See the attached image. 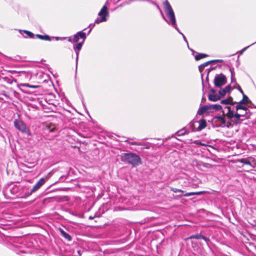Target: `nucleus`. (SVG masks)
Listing matches in <instances>:
<instances>
[{"instance_id":"obj_23","label":"nucleus","mask_w":256,"mask_h":256,"mask_svg":"<svg viewBox=\"0 0 256 256\" xmlns=\"http://www.w3.org/2000/svg\"><path fill=\"white\" fill-rule=\"evenodd\" d=\"M208 56L204 54H198L196 55L194 58L196 60H198L202 58L206 57Z\"/></svg>"},{"instance_id":"obj_15","label":"nucleus","mask_w":256,"mask_h":256,"mask_svg":"<svg viewBox=\"0 0 256 256\" xmlns=\"http://www.w3.org/2000/svg\"><path fill=\"white\" fill-rule=\"evenodd\" d=\"M59 230L62 236L64 237L68 241H70L72 240L71 236L68 234L64 232L62 228H60Z\"/></svg>"},{"instance_id":"obj_14","label":"nucleus","mask_w":256,"mask_h":256,"mask_svg":"<svg viewBox=\"0 0 256 256\" xmlns=\"http://www.w3.org/2000/svg\"><path fill=\"white\" fill-rule=\"evenodd\" d=\"M198 122L199 126L197 128V130L198 131H200L206 127V120H204V119L200 120Z\"/></svg>"},{"instance_id":"obj_48","label":"nucleus","mask_w":256,"mask_h":256,"mask_svg":"<svg viewBox=\"0 0 256 256\" xmlns=\"http://www.w3.org/2000/svg\"><path fill=\"white\" fill-rule=\"evenodd\" d=\"M60 38H58V37H56V40H59V39H60Z\"/></svg>"},{"instance_id":"obj_6","label":"nucleus","mask_w":256,"mask_h":256,"mask_svg":"<svg viewBox=\"0 0 256 256\" xmlns=\"http://www.w3.org/2000/svg\"><path fill=\"white\" fill-rule=\"evenodd\" d=\"M15 128L22 133H28L29 130L26 124L21 120H15L14 122Z\"/></svg>"},{"instance_id":"obj_32","label":"nucleus","mask_w":256,"mask_h":256,"mask_svg":"<svg viewBox=\"0 0 256 256\" xmlns=\"http://www.w3.org/2000/svg\"><path fill=\"white\" fill-rule=\"evenodd\" d=\"M194 144H196V145H199V146H204V144H202V142H200L199 140H194V142H193Z\"/></svg>"},{"instance_id":"obj_43","label":"nucleus","mask_w":256,"mask_h":256,"mask_svg":"<svg viewBox=\"0 0 256 256\" xmlns=\"http://www.w3.org/2000/svg\"><path fill=\"white\" fill-rule=\"evenodd\" d=\"M240 92L243 94L244 93V92L243 90H242V89L240 88V86H239V88H238Z\"/></svg>"},{"instance_id":"obj_28","label":"nucleus","mask_w":256,"mask_h":256,"mask_svg":"<svg viewBox=\"0 0 256 256\" xmlns=\"http://www.w3.org/2000/svg\"><path fill=\"white\" fill-rule=\"evenodd\" d=\"M170 190L173 192H181V193H183L184 192V191L180 189H178V188H172L171 187L170 188Z\"/></svg>"},{"instance_id":"obj_45","label":"nucleus","mask_w":256,"mask_h":256,"mask_svg":"<svg viewBox=\"0 0 256 256\" xmlns=\"http://www.w3.org/2000/svg\"><path fill=\"white\" fill-rule=\"evenodd\" d=\"M201 77H202V86H204V82H203V74H201Z\"/></svg>"},{"instance_id":"obj_37","label":"nucleus","mask_w":256,"mask_h":256,"mask_svg":"<svg viewBox=\"0 0 256 256\" xmlns=\"http://www.w3.org/2000/svg\"><path fill=\"white\" fill-rule=\"evenodd\" d=\"M256 43V42L253 44H252L250 45L249 46H248L244 48L241 51H240V53L242 54L248 48H249L250 46H252L253 44H254Z\"/></svg>"},{"instance_id":"obj_8","label":"nucleus","mask_w":256,"mask_h":256,"mask_svg":"<svg viewBox=\"0 0 256 256\" xmlns=\"http://www.w3.org/2000/svg\"><path fill=\"white\" fill-rule=\"evenodd\" d=\"M239 162L244 164L249 165L252 168H254L252 164L255 162V160L252 157L250 156L247 158H242L239 160Z\"/></svg>"},{"instance_id":"obj_4","label":"nucleus","mask_w":256,"mask_h":256,"mask_svg":"<svg viewBox=\"0 0 256 256\" xmlns=\"http://www.w3.org/2000/svg\"><path fill=\"white\" fill-rule=\"evenodd\" d=\"M98 16L99 17L97 18L95 20V23L98 24L107 20V18L108 17L109 14L108 11V8L106 5L102 6L98 12Z\"/></svg>"},{"instance_id":"obj_25","label":"nucleus","mask_w":256,"mask_h":256,"mask_svg":"<svg viewBox=\"0 0 256 256\" xmlns=\"http://www.w3.org/2000/svg\"><path fill=\"white\" fill-rule=\"evenodd\" d=\"M83 43L84 42H79V43L77 44L75 46H74V50L75 51H76V50L80 51V50L82 49Z\"/></svg>"},{"instance_id":"obj_46","label":"nucleus","mask_w":256,"mask_h":256,"mask_svg":"<svg viewBox=\"0 0 256 256\" xmlns=\"http://www.w3.org/2000/svg\"><path fill=\"white\" fill-rule=\"evenodd\" d=\"M48 129L49 130V132H52L53 130V128H50V127L48 128Z\"/></svg>"},{"instance_id":"obj_34","label":"nucleus","mask_w":256,"mask_h":256,"mask_svg":"<svg viewBox=\"0 0 256 256\" xmlns=\"http://www.w3.org/2000/svg\"><path fill=\"white\" fill-rule=\"evenodd\" d=\"M78 52L79 51H76V66L77 67L78 62Z\"/></svg>"},{"instance_id":"obj_40","label":"nucleus","mask_w":256,"mask_h":256,"mask_svg":"<svg viewBox=\"0 0 256 256\" xmlns=\"http://www.w3.org/2000/svg\"><path fill=\"white\" fill-rule=\"evenodd\" d=\"M212 61H214L213 62H221L223 60H212Z\"/></svg>"},{"instance_id":"obj_2","label":"nucleus","mask_w":256,"mask_h":256,"mask_svg":"<svg viewBox=\"0 0 256 256\" xmlns=\"http://www.w3.org/2000/svg\"><path fill=\"white\" fill-rule=\"evenodd\" d=\"M120 160L122 162L136 166L141 164L140 157L136 154L129 152L124 153L120 155Z\"/></svg>"},{"instance_id":"obj_7","label":"nucleus","mask_w":256,"mask_h":256,"mask_svg":"<svg viewBox=\"0 0 256 256\" xmlns=\"http://www.w3.org/2000/svg\"><path fill=\"white\" fill-rule=\"evenodd\" d=\"M74 42H78L80 38L82 39V42H84V40L86 38V34L84 32L82 31H80L78 32L76 34H75L74 36Z\"/></svg>"},{"instance_id":"obj_29","label":"nucleus","mask_w":256,"mask_h":256,"mask_svg":"<svg viewBox=\"0 0 256 256\" xmlns=\"http://www.w3.org/2000/svg\"><path fill=\"white\" fill-rule=\"evenodd\" d=\"M133 1H134L133 0H130L128 1L124 2L122 3V4H120L117 8H118L120 7H122L123 6H124L125 5H126V4H129Z\"/></svg>"},{"instance_id":"obj_31","label":"nucleus","mask_w":256,"mask_h":256,"mask_svg":"<svg viewBox=\"0 0 256 256\" xmlns=\"http://www.w3.org/2000/svg\"><path fill=\"white\" fill-rule=\"evenodd\" d=\"M42 40L50 41L51 40V38H50L48 36L44 35V36H43V39H42Z\"/></svg>"},{"instance_id":"obj_33","label":"nucleus","mask_w":256,"mask_h":256,"mask_svg":"<svg viewBox=\"0 0 256 256\" xmlns=\"http://www.w3.org/2000/svg\"><path fill=\"white\" fill-rule=\"evenodd\" d=\"M126 142H128L130 144L132 145V146H140V144H138L136 142H128V140H126Z\"/></svg>"},{"instance_id":"obj_50","label":"nucleus","mask_w":256,"mask_h":256,"mask_svg":"<svg viewBox=\"0 0 256 256\" xmlns=\"http://www.w3.org/2000/svg\"><path fill=\"white\" fill-rule=\"evenodd\" d=\"M27 86L29 87H32L31 86H30L28 84H27Z\"/></svg>"},{"instance_id":"obj_35","label":"nucleus","mask_w":256,"mask_h":256,"mask_svg":"<svg viewBox=\"0 0 256 256\" xmlns=\"http://www.w3.org/2000/svg\"><path fill=\"white\" fill-rule=\"evenodd\" d=\"M96 24V23H95V22H94V24H90L89 25L88 27H89V28H90V30H89V32H88V33H90V32L91 31V30H92V28L94 27V25H95V24Z\"/></svg>"},{"instance_id":"obj_19","label":"nucleus","mask_w":256,"mask_h":256,"mask_svg":"<svg viewBox=\"0 0 256 256\" xmlns=\"http://www.w3.org/2000/svg\"><path fill=\"white\" fill-rule=\"evenodd\" d=\"M243 98L242 99L240 102V104H246L250 102V100H249L248 98L244 94H243Z\"/></svg>"},{"instance_id":"obj_10","label":"nucleus","mask_w":256,"mask_h":256,"mask_svg":"<svg viewBox=\"0 0 256 256\" xmlns=\"http://www.w3.org/2000/svg\"><path fill=\"white\" fill-rule=\"evenodd\" d=\"M214 120H216V122H220V126H229V125L228 124V122H226V120L224 116H216L214 118Z\"/></svg>"},{"instance_id":"obj_24","label":"nucleus","mask_w":256,"mask_h":256,"mask_svg":"<svg viewBox=\"0 0 256 256\" xmlns=\"http://www.w3.org/2000/svg\"><path fill=\"white\" fill-rule=\"evenodd\" d=\"M24 32L26 34V36H25L24 38H26L28 37H29L30 38H34V34L30 32V31H28V30H24Z\"/></svg>"},{"instance_id":"obj_13","label":"nucleus","mask_w":256,"mask_h":256,"mask_svg":"<svg viewBox=\"0 0 256 256\" xmlns=\"http://www.w3.org/2000/svg\"><path fill=\"white\" fill-rule=\"evenodd\" d=\"M231 88V86H227L224 88L221 89L219 90V94L220 96H224L226 95L227 92H228Z\"/></svg>"},{"instance_id":"obj_17","label":"nucleus","mask_w":256,"mask_h":256,"mask_svg":"<svg viewBox=\"0 0 256 256\" xmlns=\"http://www.w3.org/2000/svg\"><path fill=\"white\" fill-rule=\"evenodd\" d=\"M206 192L205 191H200V192H186L184 194V196H189L194 195H200L201 194H205Z\"/></svg>"},{"instance_id":"obj_47","label":"nucleus","mask_w":256,"mask_h":256,"mask_svg":"<svg viewBox=\"0 0 256 256\" xmlns=\"http://www.w3.org/2000/svg\"><path fill=\"white\" fill-rule=\"evenodd\" d=\"M210 91H211L212 92H213V93H214V92H215V90H213V89L211 90H210Z\"/></svg>"},{"instance_id":"obj_3","label":"nucleus","mask_w":256,"mask_h":256,"mask_svg":"<svg viewBox=\"0 0 256 256\" xmlns=\"http://www.w3.org/2000/svg\"><path fill=\"white\" fill-rule=\"evenodd\" d=\"M227 110V112L226 113V116L232 122L233 124H238L241 122L243 119L241 118H245V114H239L238 112L235 114L233 111L231 110L230 107H226ZM224 114H225V112L223 111Z\"/></svg>"},{"instance_id":"obj_12","label":"nucleus","mask_w":256,"mask_h":256,"mask_svg":"<svg viewBox=\"0 0 256 256\" xmlns=\"http://www.w3.org/2000/svg\"><path fill=\"white\" fill-rule=\"evenodd\" d=\"M210 106H202L198 112V114H203L205 112H209V110L210 109Z\"/></svg>"},{"instance_id":"obj_42","label":"nucleus","mask_w":256,"mask_h":256,"mask_svg":"<svg viewBox=\"0 0 256 256\" xmlns=\"http://www.w3.org/2000/svg\"><path fill=\"white\" fill-rule=\"evenodd\" d=\"M231 80H232V82H234L236 81V79L234 78V76H233V77L231 76Z\"/></svg>"},{"instance_id":"obj_21","label":"nucleus","mask_w":256,"mask_h":256,"mask_svg":"<svg viewBox=\"0 0 256 256\" xmlns=\"http://www.w3.org/2000/svg\"><path fill=\"white\" fill-rule=\"evenodd\" d=\"M188 133H189V132L188 130H186L184 128L178 131L176 133V134L178 136H181L188 134Z\"/></svg>"},{"instance_id":"obj_9","label":"nucleus","mask_w":256,"mask_h":256,"mask_svg":"<svg viewBox=\"0 0 256 256\" xmlns=\"http://www.w3.org/2000/svg\"><path fill=\"white\" fill-rule=\"evenodd\" d=\"M46 178H41L32 188V192H36L46 182Z\"/></svg>"},{"instance_id":"obj_22","label":"nucleus","mask_w":256,"mask_h":256,"mask_svg":"<svg viewBox=\"0 0 256 256\" xmlns=\"http://www.w3.org/2000/svg\"><path fill=\"white\" fill-rule=\"evenodd\" d=\"M236 111L238 110H244L245 111V113L244 114H246V110H248L246 106H242V104H240V103L236 106Z\"/></svg>"},{"instance_id":"obj_41","label":"nucleus","mask_w":256,"mask_h":256,"mask_svg":"<svg viewBox=\"0 0 256 256\" xmlns=\"http://www.w3.org/2000/svg\"><path fill=\"white\" fill-rule=\"evenodd\" d=\"M230 72H231V76L232 77L234 76V70H232L231 68H230Z\"/></svg>"},{"instance_id":"obj_16","label":"nucleus","mask_w":256,"mask_h":256,"mask_svg":"<svg viewBox=\"0 0 256 256\" xmlns=\"http://www.w3.org/2000/svg\"><path fill=\"white\" fill-rule=\"evenodd\" d=\"M208 98L210 100L216 102L220 99V96L218 94H209Z\"/></svg>"},{"instance_id":"obj_44","label":"nucleus","mask_w":256,"mask_h":256,"mask_svg":"<svg viewBox=\"0 0 256 256\" xmlns=\"http://www.w3.org/2000/svg\"><path fill=\"white\" fill-rule=\"evenodd\" d=\"M182 196H184V194H182V193L178 195V196L179 197V198H181Z\"/></svg>"},{"instance_id":"obj_26","label":"nucleus","mask_w":256,"mask_h":256,"mask_svg":"<svg viewBox=\"0 0 256 256\" xmlns=\"http://www.w3.org/2000/svg\"><path fill=\"white\" fill-rule=\"evenodd\" d=\"M210 108L214 109L216 110H220L222 108V106L220 104H213L210 105Z\"/></svg>"},{"instance_id":"obj_30","label":"nucleus","mask_w":256,"mask_h":256,"mask_svg":"<svg viewBox=\"0 0 256 256\" xmlns=\"http://www.w3.org/2000/svg\"><path fill=\"white\" fill-rule=\"evenodd\" d=\"M215 68H209L208 70H207V76H206V81L208 82V74H209V73L212 70H213Z\"/></svg>"},{"instance_id":"obj_27","label":"nucleus","mask_w":256,"mask_h":256,"mask_svg":"<svg viewBox=\"0 0 256 256\" xmlns=\"http://www.w3.org/2000/svg\"><path fill=\"white\" fill-rule=\"evenodd\" d=\"M221 104H231L232 105H234V104L230 103V99H224L221 100Z\"/></svg>"},{"instance_id":"obj_1","label":"nucleus","mask_w":256,"mask_h":256,"mask_svg":"<svg viewBox=\"0 0 256 256\" xmlns=\"http://www.w3.org/2000/svg\"><path fill=\"white\" fill-rule=\"evenodd\" d=\"M164 5L166 18L164 16L162 12L160 11L163 18L168 24L172 26L178 32H179V29L176 24L174 12L172 7L167 0L164 3Z\"/></svg>"},{"instance_id":"obj_20","label":"nucleus","mask_w":256,"mask_h":256,"mask_svg":"<svg viewBox=\"0 0 256 256\" xmlns=\"http://www.w3.org/2000/svg\"><path fill=\"white\" fill-rule=\"evenodd\" d=\"M213 62L214 61H212V60L208 61L207 62H206L202 64L201 65H200L198 66L199 70L200 71V72H202V70H203V69L204 68V67L208 66L210 64L212 63H213Z\"/></svg>"},{"instance_id":"obj_5","label":"nucleus","mask_w":256,"mask_h":256,"mask_svg":"<svg viewBox=\"0 0 256 256\" xmlns=\"http://www.w3.org/2000/svg\"><path fill=\"white\" fill-rule=\"evenodd\" d=\"M226 83V78L222 74H216L214 79V84L217 88H220Z\"/></svg>"},{"instance_id":"obj_38","label":"nucleus","mask_w":256,"mask_h":256,"mask_svg":"<svg viewBox=\"0 0 256 256\" xmlns=\"http://www.w3.org/2000/svg\"><path fill=\"white\" fill-rule=\"evenodd\" d=\"M180 34H181L183 37V38L184 40L186 42V43L188 45V40H187L186 39V38L185 37V36H184V34L182 33L180 30H179V32H178Z\"/></svg>"},{"instance_id":"obj_18","label":"nucleus","mask_w":256,"mask_h":256,"mask_svg":"<svg viewBox=\"0 0 256 256\" xmlns=\"http://www.w3.org/2000/svg\"><path fill=\"white\" fill-rule=\"evenodd\" d=\"M190 239H193V238H195V239H203L204 240H206V238L204 236L200 234H194V235H192L190 237Z\"/></svg>"},{"instance_id":"obj_49","label":"nucleus","mask_w":256,"mask_h":256,"mask_svg":"<svg viewBox=\"0 0 256 256\" xmlns=\"http://www.w3.org/2000/svg\"><path fill=\"white\" fill-rule=\"evenodd\" d=\"M89 218H90V219L92 220V219H93V218H92V216H90V217Z\"/></svg>"},{"instance_id":"obj_11","label":"nucleus","mask_w":256,"mask_h":256,"mask_svg":"<svg viewBox=\"0 0 256 256\" xmlns=\"http://www.w3.org/2000/svg\"><path fill=\"white\" fill-rule=\"evenodd\" d=\"M34 192H32V189L30 190H28V188H24L23 189L22 192L20 193L21 198H26L30 196Z\"/></svg>"},{"instance_id":"obj_39","label":"nucleus","mask_w":256,"mask_h":256,"mask_svg":"<svg viewBox=\"0 0 256 256\" xmlns=\"http://www.w3.org/2000/svg\"><path fill=\"white\" fill-rule=\"evenodd\" d=\"M36 37H37L40 40H42V39H43V35L37 34L36 35Z\"/></svg>"},{"instance_id":"obj_36","label":"nucleus","mask_w":256,"mask_h":256,"mask_svg":"<svg viewBox=\"0 0 256 256\" xmlns=\"http://www.w3.org/2000/svg\"><path fill=\"white\" fill-rule=\"evenodd\" d=\"M68 38V40L69 42H74L73 40H74V37L73 36H70V37H68L67 38Z\"/></svg>"}]
</instances>
